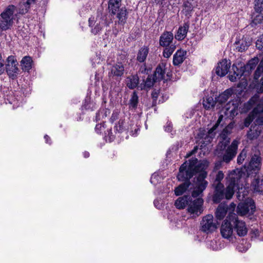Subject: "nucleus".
Returning <instances> with one entry per match:
<instances>
[{"instance_id": "nucleus-30", "label": "nucleus", "mask_w": 263, "mask_h": 263, "mask_svg": "<svg viewBox=\"0 0 263 263\" xmlns=\"http://www.w3.org/2000/svg\"><path fill=\"white\" fill-rule=\"evenodd\" d=\"M127 86L130 89H134L139 84V77L137 75H133L128 78Z\"/></svg>"}, {"instance_id": "nucleus-27", "label": "nucleus", "mask_w": 263, "mask_h": 263, "mask_svg": "<svg viewBox=\"0 0 263 263\" xmlns=\"http://www.w3.org/2000/svg\"><path fill=\"white\" fill-rule=\"evenodd\" d=\"M190 198L191 197L188 196H184L178 198L175 201V206L179 209H184L186 205H188Z\"/></svg>"}, {"instance_id": "nucleus-50", "label": "nucleus", "mask_w": 263, "mask_h": 263, "mask_svg": "<svg viewBox=\"0 0 263 263\" xmlns=\"http://www.w3.org/2000/svg\"><path fill=\"white\" fill-rule=\"evenodd\" d=\"M165 130L170 132L172 130V125L171 123H167L166 126H164Z\"/></svg>"}, {"instance_id": "nucleus-31", "label": "nucleus", "mask_w": 263, "mask_h": 263, "mask_svg": "<svg viewBox=\"0 0 263 263\" xmlns=\"http://www.w3.org/2000/svg\"><path fill=\"white\" fill-rule=\"evenodd\" d=\"M139 102V97L136 91H134L131 95L129 101V107L130 109H136L137 107Z\"/></svg>"}, {"instance_id": "nucleus-11", "label": "nucleus", "mask_w": 263, "mask_h": 263, "mask_svg": "<svg viewBox=\"0 0 263 263\" xmlns=\"http://www.w3.org/2000/svg\"><path fill=\"white\" fill-rule=\"evenodd\" d=\"M203 200L201 198H198L192 200L190 199L188 204L187 211L191 214H195L199 216L203 212L202 205Z\"/></svg>"}, {"instance_id": "nucleus-34", "label": "nucleus", "mask_w": 263, "mask_h": 263, "mask_svg": "<svg viewBox=\"0 0 263 263\" xmlns=\"http://www.w3.org/2000/svg\"><path fill=\"white\" fill-rule=\"evenodd\" d=\"M165 74L164 69L163 66H159L157 67L154 77L156 80L159 81L164 79Z\"/></svg>"}, {"instance_id": "nucleus-16", "label": "nucleus", "mask_w": 263, "mask_h": 263, "mask_svg": "<svg viewBox=\"0 0 263 263\" xmlns=\"http://www.w3.org/2000/svg\"><path fill=\"white\" fill-rule=\"evenodd\" d=\"M258 63V59L257 58H254L250 60L247 65L243 66L241 65L239 66L240 68L242 70L245 77L249 76L251 73L252 70L255 69Z\"/></svg>"}, {"instance_id": "nucleus-33", "label": "nucleus", "mask_w": 263, "mask_h": 263, "mask_svg": "<svg viewBox=\"0 0 263 263\" xmlns=\"http://www.w3.org/2000/svg\"><path fill=\"white\" fill-rule=\"evenodd\" d=\"M233 91L232 89H227L222 93L219 95L217 101L220 103H224L227 101L229 97L232 95Z\"/></svg>"}, {"instance_id": "nucleus-20", "label": "nucleus", "mask_w": 263, "mask_h": 263, "mask_svg": "<svg viewBox=\"0 0 263 263\" xmlns=\"http://www.w3.org/2000/svg\"><path fill=\"white\" fill-rule=\"evenodd\" d=\"M189 28V24L187 23H184L182 26L179 27L177 34L175 36V39L178 41L183 40L186 36Z\"/></svg>"}, {"instance_id": "nucleus-57", "label": "nucleus", "mask_w": 263, "mask_h": 263, "mask_svg": "<svg viewBox=\"0 0 263 263\" xmlns=\"http://www.w3.org/2000/svg\"><path fill=\"white\" fill-rule=\"evenodd\" d=\"M44 138H45V139L46 140V143H48V139H50V138L47 135H45L44 136Z\"/></svg>"}, {"instance_id": "nucleus-29", "label": "nucleus", "mask_w": 263, "mask_h": 263, "mask_svg": "<svg viewBox=\"0 0 263 263\" xmlns=\"http://www.w3.org/2000/svg\"><path fill=\"white\" fill-rule=\"evenodd\" d=\"M32 59L30 57L26 56L24 57L21 63L22 69L24 71H28L32 66Z\"/></svg>"}, {"instance_id": "nucleus-21", "label": "nucleus", "mask_w": 263, "mask_h": 263, "mask_svg": "<svg viewBox=\"0 0 263 263\" xmlns=\"http://www.w3.org/2000/svg\"><path fill=\"white\" fill-rule=\"evenodd\" d=\"M124 71V67L121 63H118L112 66L110 69V76L121 77Z\"/></svg>"}, {"instance_id": "nucleus-13", "label": "nucleus", "mask_w": 263, "mask_h": 263, "mask_svg": "<svg viewBox=\"0 0 263 263\" xmlns=\"http://www.w3.org/2000/svg\"><path fill=\"white\" fill-rule=\"evenodd\" d=\"M233 230V223L231 222L230 218H229V214L221 224L220 233L223 238L229 239L232 236Z\"/></svg>"}, {"instance_id": "nucleus-8", "label": "nucleus", "mask_w": 263, "mask_h": 263, "mask_svg": "<svg viewBox=\"0 0 263 263\" xmlns=\"http://www.w3.org/2000/svg\"><path fill=\"white\" fill-rule=\"evenodd\" d=\"M243 200V202L238 204L237 208V213L241 216L253 214L256 209L254 201L249 198H245Z\"/></svg>"}, {"instance_id": "nucleus-41", "label": "nucleus", "mask_w": 263, "mask_h": 263, "mask_svg": "<svg viewBox=\"0 0 263 263\" xmlns=\"http://www.w3.org/2000/svg\"><path fill=\"white\" fill-rule=\"evenodd\" d=\"M247 157V151L243 149L239 154L237 157V163L239 164H242Z\"/></svg>"}, {"instance_id": "nucleus-43", "label": "nucleus", "mask_w": 263, "mask_h": 263, "mask_svg": "<svg viewBox=\"0 0 263 263\" xmlns=\"http://www.w3.org/2000/svg\"><path fill=\"white\" fill-rule=\"evenodd\" d=\"M243 77H244V78H243L241 79V81L237 85V87L240 88L241 91L246 89V87L248 85L247 77H246L245 76H243Z\"/></svg>"}, {"instance_id": "nucleus-47", "label": "nucleus", "mask_w": 263, "mask_h": 263, "mask_svg": "<svg viewBox=\"0 0 263 263\" xmlns=\"http://www.w3.org/2000/svg\"><path fill=\"white\" fill-rule=\"evenodd\" d=\"M5 60L3 58L2 54L0 53V74H2L5 71Z\"/></svg>"}, {"instance_id": "nucleus-49", "label": "nucleus", "mask_w": 263, "mask_h": 263, "mask_svg": "<svg viewBox=\"0 0 263 263\" xmlns=\"http://www.w3.org/2000/svg\"><path fill=\"white\" fill-rule=\"evenodd\" d=\"M149 69L147 68L145 64L142 65L139 69V72L143 74H148Z\"/></svg>"}, {"instance_id": "nucleus-51", "label": "nucleus", "mask_w": 263, "mask_h": 263, "mask_svg": "<svg viewBox=\"0 0 263 263\" xmlns=\"http://www.w3.org/2000/svg\"><path fill=\"white\" fill-rule=\"evenodd\" d=\"M103 127V125H102V124H97L96 126V127H95V130L96 132L97 133H101V131L102 130V128Z\"/></svg>"}, {"instance_id": "nucleus-44", "label": "nucleus", "mask_w": 263, "mask_h": 263, "mask_svg": "<svg viewBox=\"0 0 263 263\" xmlns=\"http://www.w3.org/2000/svg\"><path fill=\"white\" fill-rule=\"evenodd\" d=\"M124 121L123 120L120 119L118 121V124L115 126V129L119 132H121L124 129Z\"/></svg>"}, {"instance_id": "nucleus-39", "label": "nucleus", "mask_w": 263, "mask_h": 263, "mask_svg": "<svg viewBox=\"0 0 263 263\" xmlns=\"http://www.w3.org/2000/svg\"><path fill=\"white\" fill-rule=\"evenodd\" d=\"M255 119V114L253 113V110L251 112L247 117L244 119L243 126L245 127H248L252 122L254 119Z\"/></svg>"}, {"instance_id": "nucleus-59", "label": "nucleus", "mask_w": 263, "mask_h": 263, "mask_svg": "<svg viewBox=\"0 0 263 263\" xmlns=\"http://www.w3.org/2000/svg\"><path fill=\"white\" fill-rule=\"evenodd\" d=\"M196 149H197V146L194 148V150L192 152V153H195V152Z\"/></svg>"}, {"instance_id": "nucleus-26", "label": "nucleus", "mask_w": 263, "mask_h": 263, "mask_svg": "<svg viewBox=\"0 0 263 263\" xmlns=\"http://www.w3.org/2000/svg\"><path fill=\"white\" fill-rule=\"evenodd\" d=\"M121 0H109L108 9L111 14L115 15L120 9Z\"/></svg>"}, {"instance_id": "nucleus-4", "label": "nucleus", "mask_w": 263, "mask_h": 263, "mask_svg": "<svg viewBox=\"0 0 263 263\" xmlns=\"http://www.w3.org/2000/svg\"><path fill=\"white\" fill-rule=\"evenodd\" d=\"M239 105V101L238 100H232L229 101L222 108L221 114L219 115L218 120L216 124L209 130L205 139H207V141L210 142L215 135V132L217 127L223 119V116L222 113H223L226 118H233L235 116L238 114V107Z\"/></svg>"}, {"instance_id": "nucleus-22", "label": "nucleus", "mask_w": 263, "mask_h": 263, "mask_svg": "<svg viewBox=\"0 0 263 263\" xmlns=\"http://www.w3.org/2000/svg\"><path fill=\"white\" fill-rule=\"evenodd\" d=\"M186 52L183 50H178L173 56V64L174 65H179L185 59Z\"/></svg>"}, {"instance_id": "nucleus-7", "label": "nucleus", "mask_w": 263, "mask_h": 263, "mask_svg": "<svg viewBox=\"0 0 263 263\" xmlns=\"http://www.w3.org/2000/svg\"><path fill=\"white\" fill-rule=\"evenodd\" d=\"M15 6L13 5H9L1 14L0 29L6 30L10 28L13 24L14 12Z\"/></svg>"}, {"instance_id": "nucleus-37", "label": "nucleus", "mask_w": 263, "mask_h": 263, "mask_svg": "<svg viewBox=\"0 0 263 263\" xmlns=\"http://www.w3.org/2000/svg\"><path fill=\"white\" fill-rule=\"evenodd\" d=\"M31 4H28V2L21 3L19 4L18 13L24 14L26 13L31 6Z\"/></svg>"}, {"instance_id": "nucleus-36", "label": "nucleus", "mask_w": 263, "mask_h": 263, "mask_svg": "<svg viewBox=\"0 0 263 263\" xmlns=\"http://www.w3.org/2000/svg\"><path fill=\"white\" fill-rule=\"evenodd\" d=\"M215 104V102L211 97L206 98V99L204 100L203 101V105L205 109L208 110L213 108Z\"/></svg>"}, {"instance_id": "nucleus-19", "label": "nucleus", "mask_w": 263, "mask_h": 263, "mask_svg": "<svg viewBox=\"0 0 263 263\" xmlns=\"http://www.w3.org/2000/svg\"><path fill=\"white\" fill-rule=\"evenodd\" d=\"M232 70H233V74H230L229 76V80L231 82L236 81L237 79H240L242 76H244L243 72L240 66L237 67L234 64L232 66Z\"/></svg>"}, {"instance_id": "nucleus-17", "label": "nucleus", "mask_w": 263, "mask_h": 263, "mask_svg": "<svg viewBox=\"0 0 263 263\" xmlns=\"http://www.w3.org/2000/svg\"><path fill=\"white\" fill-rule=\"evenodd\" d=\"M174 39L171 31H164L160 36L159 44L161 46L166 47L171 45Z\"/></svg>"}, {"instance_id": "nucleus-52", "label": "nucleus", "mask_w": 263, "mask_h": 263, "mask_svg": "<svg viewBox=\"0 0 263 263\" xmlns=\"http://www.w3.org/2000/svg\"><path fill=\"white\" fill-rule=\"evenodd\" d=\"M118 114L117 112H114L112 114L111 117L110 118V120L111 122H114L118 118Z\"/></svg>"}, {"instance_id": "nucleus-2", "label": "nucleus", "mask_w": 263, "mask_h": 263, "mask_svg": "<svg viewBox=\"0 0 263 263\" xmlns=\"http://www.w3.org/2000/svg\"><path fill=\"white\" fill-rule=\"evenodd\" d=\"M245 173L238 169L232 171L227 177L228 185L224 189L222 184L215 186V192L213 197L214 202L218 203L222 199L226 198L230 199L233 197L236 189L238 190L237 198L239 201H243L248 195V191L245 186H243L242 182L245 179Z\"/></svg>"}, {"instance_id": "nucleus-54", "label": "nucleus", "mask_w": 263, "mask_h": 263, "mask_svg": "<svg viewBox=\"0 0 263 263\" xmlns=\"http://www.w3.org/2000/svg\"><path fill=\"white\" fill-rule=\"evenodd\" d=\"M36 0H27V2H28V4H31L33 5L35 4Z\"/></svg>"}, {"instance_id": "nucleus-40", "label": "nucleus", "mask_w": 263, "mask_h": 263, "mask_svg": "<svg viewBox=\"0 0 263 263\" xmlns=\"http://www.w3.org/2000/svg\"><path fill=\"white\" fill-rule=\"evenodd\" d=\"M155 77H152V76L148 75L146 81L144 82V86L145 87L150 88L153 86L154 82H157Z\"/></svg>"}, {"instance_id": "nucleus-60", "label": "nucleus", "mask_w": 263, "mask_h": 263, "mask_svg": "<svg viewBox=\"0 0 263 263\" xmlns=\"http://www.w3.org/2000/svg\"><path fill=\"white\" fill-rule=\"evenodd\" d=\"M100 112H98V114H97V116H96L97 118H98L99 117V116H100Z\"/></svg>"}, {"instance_id": "nucleus-45", "label": "nucleus", "mask_w": 263, "mask_h": 263, "mask_svg": "<svg viewBox=\"0 0 263 263\" xmlns=\"http://www.w3.org/2000/svg\"><path fill=\"white\" fill-rule=\"evenodd\" d=\"M254 9L257 11H263V0H256Z\"/></svg>"}, {"instance_id": "nucleus-12", "label": "nucleus", "mask_w": 263, "mask_h": 263, "mask_svg": "<svg viewBox=\"0 0 263 263\" xmlns=\"http://www.w3.org/2000/svg\"><path fill=\"white\" fill-rule=\"evenodd\" d=\"M7 63L5 66L6 71L10 77L14 78L18 74V63L14 56H9L7 59Z\"/></svg>"}, {"instance_id": "nucleus-46", "label": "nucleus", "mask_w": 263, "mask_h": 263, "mask_svg": "<svg viewBox=\"0 0 263 263\" xmlns=\"http://www.w3.org/2000/svg\"><path fill=\"white\" fill-rule=\"evenodd\" d=\"M256 47L260 49H263V35L259 37L256 42Z\"/></svg>"}, {"instance_id": "nucleus-15", "label": "nucleus", "mask_w": 263, "mask_h": 263, "mask_svg": "<svg viewBox=\"0 0 263 263\" xmlns=\"http://www.w3.org/2000/svg\"><path fill=\"white\" fill-rule=\"evenodd\" d=\"M230 67V63L224 59L218 63L216 67L215 71L216 74L220 76L223 77L228 73Z\"/></svg>"}, {"instance_id": "nucleus-9", "label": "nucleus", "mask_w": 263, "mask_h": 263, "mask_svg": "<svg viewBox=\"0 0 263 263\" xmlns=\"http://www.w3.org/2000/svg\"><path fill=\"white\" fill-rule=\"evenodd\" d=\"M229 218L233 223L234 229L239 236L242 237L247 235L248 229L243 221L239 219L237 215L234 213H229Z\"/></svg>"}, {"instance_id": "nucleus-14", "label": "nucleus", "mask_w": 263, "mask_h": 263, "mask_svg": "<svg viewBox=\"0 0 263 263\" xmlns=\"http://www.w3.org/2000/svg\"><path fill=\"white\" fill-rule=\"evenodd\" d=\"M262 159L260 157V153L259 151H256L252 155L250 161L248 169L250 171L258 172L261 168Z\"/></svg>"}, {"instance_id": "nucleus-3", "label": "nucleus", "mask_w": 263, "mask_h": 263, "mask_svg": "<svg viewBox=\"0 0 263 263\" xmlns=\"http://www.w3.org/2000/svg\"><path fill=\"white\" fill-rule=\"evenodd\" d=\"M230 139H225L217 145L215 154L223 162L228 163L232 161L237 153L238 141L234 140L229 145Z\"/></svg>"}, {"instance_id": "nucleus-32", "label": "nucleus", "mask_w": 263, "mask_h": 263, "mask_svg": "<svg viewBox=\"0 0 263 263\" xmlns=\"http://www.w3.org/2000/svg\"><path fill=\"white\" fill-rule=\"evenodd\" d=\"M249 46V43L247 42L245 40H241L235 42L236 49L239 52H242L246 49Z\"/></svg>"}, {"instance_id": "nucleus-38", "label": "nucleus", "mask_w": 263, "mask_h": 263, "mask_svg": "<svg viewBox=\"0 0 263 263\" xmlns=\"http://www.w3.org/2000/svg\"><path fill=\"white\" fill-rule=\"evenodd\" d=\"M254 190L255 192H260L262 191L263 189V179L260 181L256 179L253 182Z\"/></svg>"}, {"instance_id": "nucleus-55", "label": "nucleus", "mask_w": 263, "mask_h": 263, "mask_svg": "<svg viewBox=\"0 0 263 263\" xmlns=\"http://www.w3.org/2000/svg\"><path fill=\"white\" fill-rule=\"evenodd\" d=\"M157 177L156 175H153L152 176V178L151 179V182L152 183H155L154 179H155V178Z\"/></svg>"}, {"instance_id": "nucleus-25", "label": "nucleus", "mask_w": 263, "mask_h": 263, "mask_svg": "<svg viewBox=\"0 0 263 263\" xmlns=\"http://www.w3.org/2000/svg\"><path fill=\"white\" fill-rule=\"evenodd\" d=\"M263 23V11H257L255 10L252 15L251 25H256L259 24Z\"/></svg>"}, {"instance_id": "nucleus-18", "label": "nucleus", "mask_w": 263, "mask_h": 263, "mask_svg": "<svg viewBox=\"0 0 263 263\" xmlns=\"http://www.w3.org/2000/svg\"><path fill=\"white\" fill-rule=\"evenodd\" d=\"M262 128V127L259 125L253 124L247 133V138L251 140L257 139L260 135Z\"/></svg>"}, {"instance_id": "nucleus-23", "label": "nucleus", "mask_w": 263, "mask_h": 263, "mask_svg": "<svg viewBox=\"0 0 263 263\" xmlns=\"http://www.w3.org/2000/svg\"><path fill=\"white\" fill-rule=\"evenodd\" d=\"M228 206L224 204H220L215 212V217L217 220H222L226 215Z\"/></svg>"}, {"instance_id": "nucleus-10", "label": "nucleus", "mask_w": 263, "mask_h": 263, "mask_svg": "<svg viewBox=\"0 0 263 263\" xmlns=\"http://www.w3.org/2000/svg\"><path fill=\"white\" fill-rule=\"evenodd\" d=\"M200 230L206 234L212 233L217 229V223L214 221L213 216L211 214L202 218L200 223Z\"/></svg>"}, {"instance_id": "nucleus-48", "label": "nucleus", "mask_w": 263, "mask_h": 263, "mask_svg": "<svg viewBox=\"0 0 263 263\" xmlns=\"http://www.w3.org/2000/svg\"><path fill=\"white\" fill-rule=\"evenodd\" d=\"M208 247H210L213 250H216L218 249L216 245V241L215 240L210 241L208 243Z\"/></svg>"}, {"instance_id": "nucleus-6", "label": "nucleus", "mask_w": 263, "mask_h": 263, "mask_svg": "<svg viewBox=\"0 0 263 263\" xmlns=\"http://www.w3.org/2000/svg\"><path fill=\"white\" fill-rule=\"evenodd\" d=\"M257 106L254 108L253 113L255 114V120L254 124L259 125L261 127L263 126V97L262 99L259 101V96L257 95L252 97L247 103L244 105L245 111H248L256 103Z\"/></svg>"}, {"instance_id": "nucleus-28", "label": "nucleus", "mask_w": 263, "mask_h": 263, "mask_svg": "<svg viewBox=\"0 0 263 263\" xmlns=\"http://www.w3.org/2000/svg\"><path fill=\"white\" fill-rule=\"evenodd\" d=\"M149 52V48L147 47L144 46L142 47L138 51L137 60L139 62H143L145 60Z\"/></svg>"}, {"instance_id": "nucleus-42", "label": "nucleus", "mask_w": 263, "mask_h": 263, "mask_svg": "<svg viewBox=\"0 0 263 263\" xmlns=\"http://www.w3.org/2000/svg\"><path fill=\"white\" fill-rule=\"evenodd\" d=\"M224 174L222 171H220L218 172L216 176V178L214 182L215 185H218L219 184H222L220 181L223 179Z\"/></svg>"}, {"instance_id": "nucleus-1", "label": "nucleus", "mask_w": 263, "mask_h": 263, "mask_svg": "<svg viewBox=\"0 0 263 263\" xmlns=\"http://www.w3.org/2000/svg\"><path fill=\"white\" fill-rule=\"evenodd\" d=\"M186 161L180 167L177 178L180 181H185L175 189L176 196H180L185 193L191 185L189 180L198 172H200L196 178H195L194 190L192 191V197L199 196L205 189L208 182L205 180L207 173L203 171L205 165L202 163H198L197 158H193Z\"/></svg>"}, {"instance_id": "nucleus-24", "label": "nucleus", "mask_w": 263, "mask_h": 263, "mask_svg": "<svg viewBox=\"0 0 263 263\" xmlns=\"http://www.w3.org/2000/svg\"><path fill=\"white\" fill-rule=\"evenodd\" d=\"M118 18V23L120 25H124L126 22L127 18V10L125 7L121 8L116 13Z\"/></svg>"}, {"instance_id": "nucleus-61", "label": "nucleus", "mask_w": 263, "mask_h": 263, "mask_svg": "<svg viewBox=\"0 0 263 263\" xmlns=\"http://www.w3.org/2000/svg\"><path fill=\"white\" fill-rule=\"evenodd\" d=\"M156 201H154V203L155 205H156Z\"/></svg>"}, {"instance_id": "nucleus-5", "label": "nucleus", "mask_w": 263, "mask_h": 263, "mask_svg": "<svg viewBox=\"0 0 263 263\" xmlns=\"http://www.w3.org/2000/svg\"><path fill=\"white\" fill-rule=\"evenodd\" d=\"M107 14L98 13L97 16H92L88 20V26L90 32L94 35L101 32L105 26H108L111 23Z\"/></svg>"}, {"instance_id": "nucleus-56", "label": "nucleus", "mask_w": 263, "mask_h": 263, "mask_svg": "<svg viewBox=\"0 0 263 263\" xmlns=\"http://www.w3.org/2000/svg\"><path fill=\"white\" fill-rule=\"evenodd\" d=\"M83 156L85 158H88L89 156V153L87 152H85L83 153Z\"/></svg>"}, {"instance_id": "nucleus-35", "label": "nucleus", "mask_w": 263, "mask_h": 263, "mask_svg": "<svg viewBox=\"0 0 263 263\" xmlns=\"http://www.w3.org/2000/svg\"><path fill=\"white\" fill-rule=\"evenodd\" d=\"M165 49L163 51V55L164 58H170L176 49V46L174 44H171L168 46L165 47Z\"/></svg>"}, {"instance_id": "nucleus-53", "label": "nucleus", "mask_w": 263, "mask_h": 263, "mask_svg": "<svg viewBox=\"0 0 263 263\" xmlns=\"http://www.w3.org/2000/svg\"><path fill=\"white\" fill-rule=\"evenodd\" d=\"M152 96L154 100H156L158 97V93L156 91H154L152 93Z\"/></svg>"}, {"instance_id": "nucleus-58", "label": "nucleus", "mask_w": 263, "mask_h": 263, "mask_svg": "<svg viewBox=\"0 0 263 263\" xmlns=\"http://www.w3.org/2000/svg\"><path fill=\"white\" fill-rule=\"evenodd\" d=\"M254 234H255V236H257L259 235V231L258 230H256L255 232H254Z\"/></svg>"}]
</instances>
